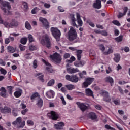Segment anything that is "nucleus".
<instances>
[{
  "label": "nucleus",
  "instance_id": "nucleus-1",
  "mask_svg": "<svg viewBox=\"0 0 130 130\" xmlns=\"http://www.w3.org/2000/svg\"><path fill=\"white\" fill-rule=\"evenodd\" d=\"M0 4H2L3 7L1 8L5 15H12V12L10 11L11 10V4L7 1L3 2V0H0ZM0 24H3L6 28H14V27H18L19 22L16 19H12L10 23L5 22L2 19L0 16Z\"/></svg>",
  "mask_w": 130,
  "mask_h": 130
},
{
  "label": "nucleus",
  "instance_id": "nucleus-2",
  "mask_svg": "<svg viewBox=\"0 0 130 130\" xmlns=\"http://www.w3.org/2000/svg\"><path fill=\"white\" fill-rule=\"evenodd\" d=\"M77 16V21L78 24V25L76 23V18H75V15H71V22L72 25L73 27H76V28H79V26L80 27H82L83 26V20L81 19V15L79 13L76 14Z\"/></svg>",
  "mask_w": 130,
  "mask_h": 130
},
{
  "label": "nucleus",
  "instance_id": "nucleus-3",
  "mask_svg": "<svg viewBox=\"0 0 130 130\" xmlns=\"http://www.w3.org/2000/svg\"><path fill=\"white\" fill-rule=\"evenodd\" d=\"M77 36L78 35L77 34L76 29L71 26L68 32V39L69 41H73L75 39H77Z\"/></svg>",
  "mask_w": 130,
  "mask_h": 130
},
{
  "label": "nucleus",
  "instance_id": "nucleus-4",
  "mask_svg": "<svg viewBox=\"0 0 130 130\" xmlns=\"http://www.w3.org/2000/svg\"><path fill=\"white\" fill-rule=\"evenodd\" d=\"M50 31L53 37L56 39V41H59V39H60V35H61L60 30L56 27H52L51 28Z\"/></svg>",
  "mask_w": 130,
  "mask_h": 130
},
{
  "label": "nucleus",
  "instance_id": "nucleus-5",
  "mask_svg": "<svg viewBox=\"0 0 130 130\" xmlns=\"http://www.w3.org/2000/svg\"><path fill=\"white\" fill-rule=\"evenodd\" d=\"M13 125H16L17 128H23L25 126V121L22 120V118L19 117L16 120L12 122Z\"/></svg>",
  "mask_w": 130,
  "mask_h": 130
},
{
  "label": "nucleus",
  "instance_id": "nucleus-6",
  "mask_svg": "<svg viewBox=\"0 0 130 130\" xmlns=\"http://www.w3.org/2000/svg\"><path fill=\"white\" fill-rule=\"evenodd\" d=\"M41 43L42 45H46V47L48 48H49L50 46H51V43H50V39H49V37L48 35H45L43 36V39L41 41Z\"/></svg>",
  "mask_w": 130,
  "mask_h": 130
},
{
  "label": "nucleus",
  "instance_id": "nucleus-7",
  "mask_svg": "<svg viewBox=\"0 0 130 130\" xmlns=\"http://www.w3.org/2000/svg\"><path fill=\"white\" fill-rule=\"evenodd\" d=\"M50 58L53 60L56 63H60L61 62V56L57 53H54L53 55H50Z\"/></svg>",
  "mask_w": 130,
  "mask_h": 130
},
{
  "label": "nucleus",
  "instance_id": "nucleus-8",
  "mask_svg": "<svg viewBox=\"0 0 130 130\" xmlns=\"http://www.w3.org/2000/svg\"><path fill=\"white\" fill-rule=\"evenodd\" d=\"M66 80L72 82V83H78L79 82V77L75 75H67L65 76Z\"/></svg>",
  "mask_w": 130,
  "mask_h": 130
},
{
  "label": "nucleus",
  "instance_id": "nucleus-9",
  "mask_svg": "<svg viewBox=\"0 0 130 130\" xmlns=\"http://www.w3.org/2000/svg\"><path fill=\"white\" fill-rule=\"evenodd\" d=\"M47 115L50 119L52 120H57L58 119V114L56 112L51 111L50 112L48 113Z\"/></svg>",
  "mask_w": 130,
  "mask_h": 130
},
{
  "label": "nucleus",
  "instance_id": "nucleus-10",
  "mask_svg": "<svg viewBox=\"0 0 130 130\" xmlns=\"http://www.w3.org/2000/svg\"><path fill=\"white\" fill-rule=\"evenodd\" d=\"M102 95L103 97V101H105V102H110V101H111V99L109 96V93L108 92L106 91H103L102 92Z\"/></svg>",
  "mask_w": 130,
  "mask_h": 130
},
{
  "label": "nucleus",
  "instance_id": "nucleus-11",
  "mask_svg": "<svg viewBox=\"0 0 130 130\" xmlns=\"http://www.w3.org/2000/svg\"><path fill=\"white\" fill-rule=\"evenodd\" d=\"M39 21H40V22H41L43 27H45V28H46V29L49 28V23H48L47 19H46L45 18H43L42 17H40L39 18Z\"/></svg>",
  "mask_w": 130,
  "mask_h": 130
},
{
  "label": "nucleus",
  "instance_id": "nucleus-12",
  "mask_svg": "<svg viewBox=\"0 0 130 130\" xmlns=\"http://www.w3.org/2000/svg\"><path fill=\"white\" fill-rule=\"evenodd\" d=\"M76 104L77 105H78L79 108H80V109H81V110L83 111V112L88 109V106H86V105H85V104L84 103L77 102H76Z\"/></svg>",
  "mask_w": 130,
  "mask_h": 130
},
{
  "label": "nucleus",
  "instance_id": "nucleus-13",
  "mask_svg": "<svg viewBox=\"0 0 130 130\" xmlns=\"http://www.w3.org/2000/svg\"><path fill=\"white\" fill-rule=\"evenodd\" d=\"M63 126H64V123L62 122H58L57 124H55L54 125V128L59 130L63 129Z\"/></svg>",
  "mask_w": 130,
  "mask_h": 130
},
{
  "label": "nucleus",
  "instance_id": "nucleus-14",
  "mask_svg": "<svg viewBox=\"0 0 130 130\" xmlns=\"http://www.w3.org/2000/svg\"><path fill=\"white\" fill-rule=\"evenodd\" d=\"M42 61L43 62H44V63H45V64H46V66H48V67H46L47 71H48V72L50 73H53V70L50 67V63H49L48 62L46 61L44 59H43Z\"/></svg>",
  "mask_w": 130,
  "mask_h": 130
},
{
  "label": "nucleus",
  "instance_id": "nucleus-15",
  "mask_svg": "<svg viewBox=\"0 0 130 130\" xmlns=\"http://www.w3.org/2000/svg\"><path fill=\"white\" fill-rule=\"evenodd\" d=\"M54 95H55V93L52 90H49L46 93V96H47L48 98H54Z\"/></svg>",
  "mask_w": 130,
  "mask_h": 130
},
{
  "label": "nucleus",
  "instance_id": "nucleus-16",
  "mask_svg": "<svg viewBox=\"0 0 130 130\" xmlns=\"http://www.w3.org/2000/svg\"><path fill=\"white\" fill-rule=\"evenodd\" d=\"M67 72L68 74H76V73H78L79 72V69L78 68H67Z\"/></svg>",
  "mask_w": 130,
  "mask_h": 130
},
{
  "label": "nucleus",
  "instance_id": "nucleus-17",
  "mask_svg": "<svg viewBox=\"0 0 130 130\" xmlns=\"http://www.w3.org/2000/svg\"><path fill=\"white\" fill-rule=\"evenodd\" d=\"M105 82L106 83H110L111 86H113L114 80L112 77L110 76H107L104 79Z\"/></svg>",
  "mask_w": 130,
  "mask_h": 130
},
{
  "label": "nucleus",
  "instance_id": "nucleus-18",
  "mask_svg": "<svg viewBox=\"0 0 130 130\" xmlns=\"http://www.w3.org/2000/svg\"><path fill=\"white\" fill-rule=\"evenodd\" d=\"M11 108L9 107H8L7 106H5L4 107V108H2L1 109V112L2 113H11Z\"/></svg>",
  "mask_w": 130,
  "mask_h": 130
},
{
  "label": "nucleus",
  "instance_id": "nucleus-19",
  "mask_svg": "<svg viewBox=\"0 0 130 130\" xmlns=\"http://www.w3.org/2000/svg\"><path fill=\"white\" fill-rule=\"evenodd\" d=\"M94 9H101V1L100 0H96V2L93 4Z\"/></svg>",
  "mask_w": 130,
  "mask_h": 130
},
{
  "label": "nucleus",
  "instance_id": "nucleus-20",
  "mask_svg": "<svg viewBox=\"0 0 130 130\" xmlns=\"http://www.w3.org/2000/svg\"><path fill=\"white\" fill-rule=\"evenodd\" d=\"M88 117L90 118V119H92V120H95L97 119V115H96V114L93 112H90L88 114Z\"/></svg>",
  "mask_w": 130,
  "mask_h": 130
},
{
  "label": "nucleus",
  "instance_id": "nucleus-21",
  "mask_svg": "<svg viewBox=\"0 0 130 130\" xmlns=\"http://www.w3.org/2000/svg\"><path fill=\"white\" fill-rule=\"evenodd\" d=\"M0 96H1V97H3V98H7V97H8V94H7V90L5 87L2 88V90L0 92Z\"/></svg>",
  "mask_w": 130,
  "mask_h": 130
},
{
  "label": "nucleus",
  "instance_id": "nucleus-22",
  "mask_svg": "<svg viewBox=\"0 0 130 130\" xmlns=\"http://www.w3.org/2000/svg\"><path fill=\"white\" fill-rule=\"evenodd\" d=\"M76 53L78 60H81V58H82V54L83 53V51L81 50H77L76 51Z\"/></svg>",
  "mask_w": 130,
  "mask_h": 130
},
{
  "label": "nucleus",
  "instance_id": "nucleus-23",
  "mask_svg": "<svg viewBox=\"0 0 130 130\" xmlns=\"http://www.w3.org/2000/svg\"><path fill=\"white\" fill-rule=\"evenodd\" d=\"M85 93L87 96H91V97H94L93 91L89 88H87L85 90Z\"/></svg>",
  "mask_w": 130,
  "mask_h": 130
},
{
  "label": "nucleus",
  "instance_id": "nucleus-24",
  "mask_svg": "<svg viewBox=\"0 0 130 130\" xmlns=\"http://www.w3.org/2000/svg\"><path fill=\"white\" fill-rule=\"evenodd\" d=\"M23 93V90L22 89H19L18 90H17L14 92V96H15L16 98L21 97V95H22V93Z\"/></svg>",
  "mask_w": 130,
  "mask_h": 130
},
{
  "label": "nucleus",
  "instance_id": "nucleus-25",
  "mask_svg": "<svg viewBox=\"0 0 130 130\" xmlns=\"http://www.w3.org/2000/svg\"><path fill=\"white\" fill-rule=\"evenodd\" d=\"M65 87L69 90V91H72V90H74V89L76 88V86L73 84L66 85Z\"/></svg>",
  "mask_w": 130,
  "mask_h": 130
},
{
  "label": "nucleus",
  "instance_id": "nucleus-26",
  "mask_svg": "<svg viewBox=\"0 0 130 130\" xmlns=\"http://www.w3.org/2000/svg\"><path fill=\"white\" fill-rule=\"evenodd\" d=\"M78 75L81 79H85V76L87 75V72L86 71H83L82 72H79Z\"/></svg>",
  "mask_w": 130,
  "mask_h": 130
},
{
  "label": "nucleus",
  "instance_id": "nucleus-27",
  "mask_svg": "<svg viewBox=\"0 0 130 130\" xmlns=\"http://www.w3.org/2000/svg\"><path fill=\"white\" fill-rule=\"evenodd\" d=\"M120 54L117 53L115 54V58H114V61L116 63L119 62V61H120Z\"/></svg>",
  "mask_w": 130,
  "mask_h": 130
},
{
  "label": "nucleus",
  "instance_id": "nucleus-28",
  "mask_svg": "<svg viewBox=\"0 0 130 130\" xmlns=\"http://www.w3.org/2000/svg\"><path fill=\"white\" fill-rule=\"evenodd\" d=\"M7 49L8 52H10V53H14V52L16 51V49L14 48V47L10 46L7 47Z\"/></svg>",
  "mask_w": 130,
  "mask_h": 130
},
{
  "label": "nucleus",
  "instance_id": "nucleus-29",
  "mask_svg": "<svg viewBox=\"0 0 130 130\" xmlns=\"http://www.w3.org/2000/svg\"><path fill=\"white\" fill-rule=\"evenodd\" d=\"M25 27L27 30H31L32 29V26H31V24H30V23H29L28 21L25 22Z\"/></svg>",
  "mask_w": 130,
  "mask_h": 130
},
{
  "label": "nucleus",
  "instance_id": "nucleus-30",
  "mask_svg": "<svg viewBox=\"0 0 130 130\" xmlns=\"http://www.w3.org/2000/svg\"><path fill=\"white\" fill-rule=\"evenodd\" d=\"M123 40V36L122 35H120L119 37L115 38V40L118 43L122 42Z\"/></svg>",
  "mask_w": 130,
  "mask_h": 130
},
{
  "label": "nucleus",
  "instance_id": "nucleus-31",
  "mask_svg": "<svg viewBox=\"0 0 130 130\" xmlns=\"http://www.w3.org/2000/svg\"><path fill=\"white\" fill-rule=\"evenodd\" d=\"M99 48L100 50L102 51V52H104V51L105 50V47H104V45L102 44H99L98 45Z\"/></svg>",
  "mask_w": 130,
  "mask_h": 130
},
{
  "label": "nucleus",
  "instance_id": "nucleus-32",
  "mask_svg": "<svg viewBox=\"0 0 130 130\" xmlns=\"http://www.w3.org/2000/svg\"><path fill=\"white\" fill-rule=\"evenodd\" d=\"M85 63H86V62H85V61H80L79 62V63H78L77 62H75L74 63V65L76 67H80L79 64H81V67H83V66H84Z\"/></svg>",
  "mask_w": 130,
  "mask_h": 130
},
{
  "label": "nucleus",
  "instance_id": "nucleus-33",
  "mask_svg": "<svg viewBox=\"0 0 130 130\" xmlns=\"http://www.w3.org/2000/svg\"><path fill=\"white\" fill-rule=\"evenodd\" d=\"M95 79L94 78H88L86 79V82H88V85H91L94 82Z\"/></svg>",
  "mask_w": 130,
  "mask_h": 130
},
{
  "label": "nucleus",
  "instance_id": "nucleus-34",
  "mask_svg": "<svg viewBox=\"0 0 130 130\" xmlns=\"http://www.w3.org/2000/svg\"><path fill=\"white\" fill-rule=\"evenodd\" d=\"M55 83V81L54 80V79H52L48 82L47 85L48 86L51 87V86H53Z\"/></svg>",
  "mask_w": 130,
  "mask_h": 130
},
{
  "label": "nucleus",
  "instance_id": "nucleus-35",
  "mask_svg": "<svg viewBox=\"0 0 130 130\" xmlns=\"http://www.w3.org/2000/svg\"><path fill=\"white\" fill-rule=\"evenodd\" d=\"M27 41H28V39L27 38H22L20 40V43L21 44H26L27 43Z\"/></svg>",
  "mask_w": 130,
  "mask_h": 130
},
{
  "label": "nucleus",
  "instance_id": "nucleus-36",
  "mask_svg": "<svg viewBox=\"0 0 130 130\" xmlns=\"http://www.w3.org/2000/svg\"><path fill=\"white\" fill-rule=\"evenodd\" d=\"M27 38L30 43L34 42V41H35L34 38H33V36H32V35L29 34L28 35Z\"/></svg>",
  "mask_w": 130,
  "mask_h": 130
},
{
  "label": "nucleus",
  "instance_id": "nucleus-37",
  "mask_svg": "<svg viewBox=\"0 0 130 130\" xmlns=\"http://www.w3.org/2000/svg\"><path fill=\"white\" fill-rule=\"evenodd\" d=\"M39 107H41L43 105V101L41 99H39L38 101V103L37 104Z\"/></svg>",
  "mask_w": 130,
  "mask_h": 130
},
{
  "label": "nucleus",
  "instance_id": "nucleus-38",
  "mask_svg": "<svg viewBox=\"0 0 130 130\" xmlns=\"http://www.w3.org/2000/svg\"><path fill=\"white\" fill-rule=\"evenodd\" d=\"M24 57H25L26 59H32L33 56H31V53H26L24 54Z\"/></svg>",
  "mask_w": 130,
  "mask_h": 130
},
{
  "label": "nucleus",
  "instance_id": "nucleus-39",
  "mask_svg": "<svg viewBox=\"0 0 130 130\" xmlns=\"http://www.w3.org/2000/svg\"><path fill=\"white\" fill-rule=\"evenodd\" d=\"M13 89H14V87L11 86H7V90L10 95H12V93L13 92Z\"/></svg>",
  "mask_w": 130,
  "mask_h": 130
},
{
  "label": "nucleus",
  "instance_id": "nucleus-40",
  "mask_svg": "<svg viewBox=\"0 0 130 130\" xmlns=\"http://www.w3.org/2000/svg\"><path fill=\"white\" fill-rule=\"evenodd\" d=\"M112 52H113L112 49L109 48L108 49V51L107 52H104L103 53L105 55H107V54H110V53H112Z\"/></svg>",
  "mask_w": 130,
  "mask_h": 130
},
{
  "label": "nucleus",
  "instance_id": "nucleus-41",
  "mask_svg": "<svg viewBox=\"0 0 130 130\" xmlns=\"http://www.w3.org/2000/svg\"><path fill=\"white\" fill-rule=\"evenodd\" d=\"M29 50H36V49H37V48L36 47V46H34L32 45H30L29 46Z\"/></svg>",
  "mask_w": 130,
  "mask_h": 130
},
{
  "label": "nucleus",
  "instance_id": "nucleus-42",
  "mask_svg": "<svg viewBox=\"0 0 130 130\" xmlns=\"http://www.w3.org/2000/svg\"><path fill=\"white\" fill-rule=\"evenodd\" d=\"M105 128L108 130H114V128L113 127H111L110 125L108 124L105 125Z\"/></svg>",
  "mask_w": 130,
  "mask_h": 130
},
{
  "label": "nucleus",
  "instance_id": "nucleus-43",
  "mask_svg": "<svg viewBox=\"0 0 130 130\" xmlns=\"http://www.w3.org/2000/svg\"><path fill=\"white\" fill-rule=\"evenodd\" d=\"M125 16V14H124L123 13H122V12H120L119 13V14L118 15L117 17L118 18L120 19L122 17H123V16Z\"/></svg>",
  "mask_w": 130,
  "mask_h": 130
},
{
  "label": "nucleus",
  "instance_id": "nucleus-44",
  "mask_svg": "<svg viewBox=\"0 0 130 130\" xmlns=\"http://www.w3.org/2000/svg\"><path fill=\"white\" fill-rule=\"evenodd\" d=\"M36 97H38V93H35L31 95L30 99L31 100H34V99H35V98H36Z\"/></svg>",
  "mask_w": 130,
  "mask_h": 130
},
{
  "label": "nucleus",
  "instance_id": "nucleus-45",
  "mask_svg": "<svg viewBox=\"0 0 130 130\" xmlns=\"http://www.w3.org/2000/svg\"><path fill=\"white\" fill-rule=\"evenodd\" d=\"M12 115H13V116H18V111L16 110H13L12 111Z\"/></svg>",
  "mask_w": 130,
  "mask_h": 130
},
{
  "label": "nucleus",
  "instance_id": "nucleus-46",
  "mask_svg": "<svg viewBox=\"0 0 130 130\" xmlns=\"http://www.w3.org/2000/svg\"><path fill=\"white\" fill-rule=\"evenodd\" d=\"M25 46L22 45V44H20L19 45V48H20V50H21V51H25Z\"/></svg>",
  "mask_w": 130,
  "mask_h": 130
},
{
  "label": "nucleus",
  "instance_id": "nucleus-47",
  "mask_svg": "<svg viewBox=\"0 0 130 130\" xmlns=\"http://www.w3.org/2000/svg\"><path fill=\"white\" fill-rule=\"evenodd\" d=\"M112 72V70L111 69V68L110 67H108V69L106 70V74H110Z\"/></svg>",
  "mask_w": 130,
  "mask_h": 130
},
{
  "label": "nucleus",
  "instance_id": "nucleus-48",
  "mask_svg": "<svg viewBox=\"0 0 130 130\" xmlns=\"http://www.w3.org/2000/svg\"><path fill=\"white\" fill-rule=\"evenodd\" d=\"M38 66V62L36 60H35L33 62V67L34 69H36Z\"/></svg>",
  "mask_w": 130,
  "mask_h": 130
},
{
  "label": "nucleus",
  "instance_id": "nucleus-49",
  "mask_svg": "<svg viewBox=\"0 0 130 130\" xmlns=\"http://www.w3.org/2000/svg\"><path fill=\"white\" fill-rule=\"evenodd\" d=\"M114 104L116 105H120V100L119 99H116L114 100Z\"/></svg>",
  "mask_w": 130,
  "mask_h": 130
},
{
  "label": "nucleus",
  "instance_id": "nucleus-50",
  "mask_svg": "<svg viewBox=\"0 0 130 130\" xmlns=\"http://www.w3.org/2000/svg\"><path fill=\"white\" fill-rule=\"evenodd\" d=\"M75 60H76V58L72 56L71 57L70 60H69L68 61L69 62H70V63H72V62H73V61H75Z\"/></svg>",
  "mask_w": 130,
  "mask_h": 130
},
{
  "label": "nucleus",
  "instance_id": "nucleus-51",
  "mask_svg": "<svg viewBox=\"0 0 130 130\" xmlns=\"http://www.w3.org/2000/svg\"><path fill=\"white\" fill-rule=\"evenodd\" d=\"M0 72H1V74L3 75H6L7 74V71L4 69V68H1L0 69Z\"/></svg>",
  "mask_w": 130,
  "mask_h": 130
},
{
  "label": "nucleus",
  "instance_id": "nucleus-52",
  "mask_svg": "<svg viewBox=\"0 0 130 130\" xmlns=\"http://www.w3.org/2000/svg\"><path fill=\"white\" fill-rule=\"evenodd\" d=\"M27 124H29V125H34V122H33V121L31 120H28L27 121Z\"/></svg>",
  "mask_w": 130,
  "mask_h": 130
},
{
  "label": "nucleus",
  "instance_id": "nucleus-53",
  "mask_svg": "<svg viewBox=\"0 0 130 130\" xmlns=\"http://www.w3.org/2000/svg\"><path fill=\"white\" fill-rule=\"evenodd\" d=\"M58 11H59V12H60L61 13H62L63 12H64V9H63V8H62V7L58 6Z\"/></svg>",
  "mask_w": 130,
  "mask_h": 130
},
{
  "label": "nucleus",
  "instance_id": "nucleus-54",
  "mask_svg": "<svg viewBox=\"0 0 130 130\" xmlns=\"http://www.w3.org/2000/svg\"><path fill=\"white\" fill-rule=\"evenodd\" d=\"M70 56H71L70 53H66L63 55V58L67 59V58H69Z\"/></svg>",
  "mask_w": 130,
  "mask_h": 130
},
{
  "label": "nucleus",
  "instance_id": "nucleus-55",
  "mask_svg": "<svg viewBox=\"0 0 130 130\" xmlns=\"http://www.w3.org/2000/svg\"><path fill=\"white\" fill-rule=\"evenodd\" d=\"M114 25L117 26H121V24L119 23L118 20H114Z\"/></svg>",
  "mask_w": 130,
  "mask_h": 130
},
{
  "label": "nucleus",
  "instance_id": "nucleus-56",
  "mask_svg": "<svg viewBox=\"0 0 130 130\" xmlns=\"http://www.w3.org/2000/svg\"><path fill=\"white\" fill-rule=\"evenodd\" d=\"M127 11H128V8L127 7H125L123 9V14L125 15H126V13H127Z\"/></svg>",
  "mask_w": 130,
  "mask_h": 130
},
{
  "label": "nucleus",
  "instance_id": "nucleus-57",
  "mask_svg": "<svg viewBox=\"0 0 130 130\" xmlns=\"http://www.w3.org/2000/svg\"><path fill=\"white\" fill-rule=\"evenodd\" d=\"M60 99L62 101V103L63 105H66L67 104V102H66V100H64V98L63 96H61Z\"/></svg>",
  "mask_w": 130,
  "mask_h": 130
},
{
  "label": "nucleus",
  "instance_id": "nucleus-58",
  "mask_svg": "<svg viewBox=\"0 0 130 130\" xmlns=\"http://www.w3.org/2000/svg\"><path fill=\"white\" fill-rule=\"evenodd\" d=\"M28 111L29 110L28 109H25L21 111V113L23 114V115H25V114H26Z\"/></svg>",
  "mask_w": 130,
  "mask_h": 130
},
{
  "label": "nucleus",
  "instance_id": "nucleus-59",
  "mask_svg": "<svg viewBox=\"0 0 130 130\" xmlns=\"http://www.w3.org/2000/svg\"><path fill=\"white\" fill-rule=\"evenodd\" d=\"M44 7L46 8V9H49V8H50L51 7V5L49 4L45 3L44 5Z\"/></svg>",
  "mask_w": 130,
  "mask_h": 130
},
{
  "label": "nucleus",
  "instance_id": "nucleus-60",
  "mask_svg": "<svg viewBox=\"0 0 130 130\" xmlns=\"http://www.w3.org/2000/svg\"><path fill=\"white\" fill-rule=\"evenodd\" d=\"M69 49L72 50V51H77L78 50L77 49V47H69Z\"/></svg>",
  "mask_w": 130,
  "mask_h": 130
},
{
  "label": "nucleus",
  "instance_id": "nucleus-61",
  "mask_svg": "<svg viewBox=\"0 0 130 130\" xmlns=\"http://www.w3.org/2000/svg\"><path fill=\"white\" fill-rule=\"evenodd\" d=\"M101 34L103 36H107V32L105 30H103L101 31Z\"/></svg>",
  "mask_w": 130,
  "mask_h": 130
},
{
  "label": "nucleus",
  "instance_id": "nucleus-62",
  "mask_svg": "<svg viewBox=\"0 0 130 130\" xmlns=\"http://www.w3.org/2000/svg\"><path fill=\"white\" fill-rule=\"evenodd\" d=\"M43 77H44V76L42 75L38 77L39 80H40V81L43 82H44V79H43Z\"/></svg>",
  "mask_w": 130,
  "mask_h": 130
},
{
  "label": "nucleus",
  "instance_id": "nucleus-63",
  "mask_svg": "<svg viewBox=\"0 0 130 130\" xmlns=\"http://www.w3.org/2000/svg\"><path fill=\"white\" fill-rule=\"evenodd\" d=\"M126 83H127V82H125V81H119L118 82V84L121 85H124Z\"/></svg>",
  "mask_w": 130,
  "mask_h": 130
},
{
  "label": "nucleus",
  "instance_id": "nucleus-64",
  "mask_svg": "<svg viewBox=\"0 0 130 130\" xmlns=\"http://www.w3.org/2000/svg\"><path fill=\"white\" fill-rule=\"evenodd\" d=\"M114 34L115 36H118L119 35V30L118 29H115Z\"/></svg>",
  "mask_w": 130,
  "mask_h": 130
}]
</instances>
